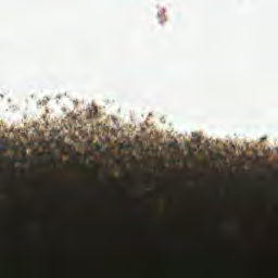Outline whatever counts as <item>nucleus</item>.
Returning <instances> with one entry per match:
<instances>
[{
  "mask_svg": "<svg viewBox=\"0 0 278 278\" xmlns=\"http://www.w3.org/2000/svg\"><path fill=\"white\" fill-rule=\"evenodd\" d=\"M97 113H98L97 110H96V111H91L90 115H91L92 117H96V116H97Z\"/></svg>",
  "mask_w": 278,
  "mask_h": 278,
  "instance_id": "f257e3e1",
  "label": "nucleus"
},
{
  "mask_svg": "<svg viewBox=\"0 0 278 278\" xmlns=\"http://www.w3.org/2000/svg\"><path fill=\"white\" fill-rule=\"evenodd\" d=\"M177 141H173V143H169V147H176Z\"/></svg>",
  "mask_w": 278,
  "mask_h": 278,
  "instance_id": "f03ea898",
  "label": "nucleus"
},
{
  "mask_svg": "<svg viewBox=\"0 0 278 278\" xmlns=\"http://www.w3.org/2000/svg\"><path fill=\"white\" fill-rule=\"evenodd\" d=\"M166 21V17L161 18V23H164Z\"/></svg>",
  "mask_w": 278,
  "mask_h": 278,
  "instance_id": "7ed1b4c3",
  "label": "nucleus"
}]
</instances>
